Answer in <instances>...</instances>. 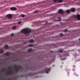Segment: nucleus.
Segmentation results:
<instances>
[{
	"mask_svg": "<svg viewBox=\"0 0 80 80\" xmlns=\"http://www.w3.org/2000/svg\"><path fill=\"white\" fill-rule=\"evenodd\" d=\"M9 72H10V73H11L12 74H13L14 73V72L13 71V70H11L10 71H9Z\"/></svg>",
	"mask_w": 80,
	"mask_h": 80,
	"instance_id": "obj_14",
	"label": "nucleus"
},
{
	"mask_svg": "<svg viewBox=\"0 0 80 80\" xmlns=\"http://www.w3.org/2000/svg\"><path fill=\"white\" fill-rule=\"evenodd\" d=\"M60 35L61 36H62V37L63 36V34L62 33H60Z\"/></svg>",
	"mask_w": 80,
	"mask_h": 80,
	"instance_id": "obj_28",
	"label": "nucleus"
},
{
	"mask_svg": "<svg viewBox=\"0 0 80 80\" xmlns=\"http://www.w3.org/2000/svg\"><path fill=\"white\" fill-rule=\"evenodd\" d=\"M48 63H51L52 62H48Z\"/></svg>",
	"mask_w": 80,
	"mask_h": 80,
	"instance_id": "obj_35",
	"label": "nucleus"
},
{
	"mask_svg": "<svg viewBox=\"0 0 80 80\" xmlns=\"http://www.w3.org/2000/svg\"><path fill=\"white\" fill-rule=\"evenodd\" d=\"M15 70L16 72L19 71L20 70V68H19L18 66H16L15 67Z\"/></svg>",
	"mask_w": 80,
	"mask_h": 80,
	"instance_id": "obj_3",
	"label": "nucleus"
},
{
	"mask_svg": "<svg viewBox=\"0 0 80 80\" xmlns=\"http://www.w3.org/2000/svg\"><path fill=\"white\" fill-rule=\"evenodd\" d=\"M58 2L59 3H62L63 2V0H58Z\"/></svg>",
	"mask_w": 80,
	"mask_h": 80,
	"instance_id": "obj_20",
	"label": "nucleus"
},
{
	"mask_svg": "<svg viewBox=\"0 0 80 80\" xmlns=\"http://www.w3.org/2000/svg\"><path fill=\"white\" fill-rule=\"evenodd\" d=\"M67 29H66L64 30V32H67Z\"/></svg>",
	"mask_w": 80,
	"mask_h": 80,
	"instance_id": "obj_29",
	"label": "nucleus"
},
{
	"mask_svg": "<svg viewBox=\"0 0 80 80\" xmlns=\"http://www.w3.org/2000/svg\"><path fill=\"white\" fill-rule=\"evenodd\" d=\"M4 47L6 49H8V46L6 45H5Z\"/></svg>",
	"mask_w": 80,
	"mask_h": 80,
	"instance_id": "obj_13",
	"label": "nucleus"
},
{
	"mask_svg": "<svg viewBox=\"0 0 80 80\" xmlns=\"http://www.w3.org/2000/svg\"><path fill=\"white\" fill-rule=\"evenodd\" d=\"M58 18V20H56V21H57V22H60V21H61L62 20H61V18L60 17Z\"/></svg>",
	"mask_w": 80,
	"mask_h": 80,
	"instance_id": "obj_12",
	"label": "nucleus"
},
{
	"mask_svg": "<svg viewBox=\"0 0 80 80\" xmlns=\"http://www.w3.org/2000/svg\"><path fill=\"white\" fill-rule=\"evenodd\" d=\"M21 21H19L18 22V24H20V23H21Z\"/></svg>",
	"mask_w": 80,
	"mask_h": 80,
	"instance_id": "obj_33",
	"label": "nucleus"
},
{
	"mask_svg": "<svg viewBox=\"0 0 80 80\" xmlns=\"http://www.w3.org/2000/svg\"><path fill=\"white\" fill-rule=\"evenodd\" d=\"M24 43L25 44H26V43H27V42L26 41H25L24 42Z\"/></svg>",
	"mask_w": 80,
	"mask_h": 80,
	"instance_id": "obj_34",
	"label": "nucleus"
},
{
	"mask_svg": "<svg viewBox=\"0 0 80 80\" xmlns=\"http://www.w3.org/2000/svg\"><path fill=\"white\" fill-rule=\"evenodd\" d=\"M42 7H44L43 6H41Z\"/></svg>",
	"mask_w": 80,
	"mask_h": 80,
	"instance_id": "obj_40",
	"label": "nucleus"
},
{
	"mask_svg": "<svg viewBox=\"0 0 80 80\" xmlns=\"http://www.w3.org/2000/svg\"><path fill=\"white\" fill-rule=\"evenodd\" d=\"M58 51L60 53H62V52H63V49H59L58 50Z\"/></svg>",
	"mask_w": 80,
	"mask_h": 80,
	"instance_id": "obj_11",
	"label": "nucleus"
},
{
	"mask_svg": "<svg viewBox=\"0 0 80 80\" xmlns=\"http://www.w3.org/2000/svg\"><path fill=\"white\" fill-rule=\"evenodd\" d=\"M67 25H68V26H71L70 23L69 22L67 23Z\"/></svg>",
	"mask_w": 80,
	"mask_h": 80,
	"instance_id": "obj_24",
	"label": "nucleus"
},
{
	"mask_svg": "<svg viewBox=\"0 0 80 80\" xmlns=\"http://www.w3.org/2000/svg\"><path fill=\"white\" fill-rule=\"evenodd\" d=\"M8 70H9V72H10V71H11L12 70V68H11V67H8Z\"/></svg>",
	"mask_w": 80,
	"mask_h": 80,
	"instance_id": "obj_21",
	"label": "nucleus"
},
{
	"mask_svg": "<svg viewBox=\"0 0 80 80\" xmlns=\"http://www.w3.org/2000/svg\"><path fill=\"white\" fill-rule=\"evenodd\" d=\"M21 32L25 35H27L28 34L32 32V30L28 28H26L22 29L21 30Z\"/></svg>",
	"mask_w": 80,
	"mask_h": 80,
	"instance_id": "obj_1",
	"label": "nucleus"
},
{
	"mask_svg": "<svg viewBox=\"0 0 80 80\" xmlns=\"http://www.w3.org/2000/svg\"><path fill=\"white\" fill-rule=\"evenodd\" d=\"M14 35V34H13V33H12L11 34V36H13Z\"/></svg>",
	"mask_w": 80,
	"mask_h": 80,
	"instance_id": "obj_32",
	"label": "nucleus"
},
{
	"mask_svg": "<svg viewBox=\"0 0 80 80\" xmlns=\"http://www.w3.org/2000/svg\"><path fill=\"white\" fill-rule=\"evenodd\" d=\"M28 46L29 47H33V45L32 44H29L28 45Z\"/></svg>",
	"mask_w": 80,
	"mask_h": 80,
	"instance_id": "obj_19",
	"label": "nucleus"
},
{
	"mask_svg": "<svg viewBox=\"0 0 80 80\" xmlns=\"http://www.w3.org/2000/svg\"><path fill=\"white\" fill-rule=\"evenodd\" d=\"M58 13L61 15H63L64 13V11L62 9H60L58 10Z\"/></svg>",
	"mask_w": 80,
	"mask_h": 80,
	"instance_id": "obj_2",
	"label": "nucleus"
},
{
	"mask_svg": "<svg viewBox=\"0 0 80 80\" xmlns=\"http://www.w3.org/2000/svg\"><path fill=\"white\" fill-rule=\"evenodd\" d=\"M40 15H39V17H40Z\"/></svg>",
	"mask_w": 80,
	"mask_h": 80,
	"instance_id": "obj_42",
	"label": "nucleus"
},
{
	"mask_svg": "<svg viewBox=\"0 0 80 80\" xmlns=\"http://www.w3.org/2000/svg\"><path fill=\"white\" fill-rule=\"evenodd\" d=\"M47 70H48L49 72H50V68H48Z\"/></svg>",
	"mask_w": 80,
	"mask_h": 80,
	"instance_id": "obj_30",
	"label": "nucleus"
},
{
	"mask_svg": "<svg viewBox=\"0 0 80 80\" xmlns=\"http://www.w3.org/2000/svg\"><path fill=\"white\" fill-rule=\"evenodd\" d=\"M4 52V51L2 49L0 50V53H2L3 52Z\"/></svg>",
	"mask_w": 80,
	"mask_h": 80,
	"instance_id": "obj_18",
	"label": "nucleus"
},
{
	"mask_svg": "<svg viewBox=\"0 0 80 80\" xmlns=\"http://www.w3.org/2000/svg\"><path fill=\"white\" fill-rule=\"evenodd\" d=\"M38 12H39L38 10H37L36 11H35L34 12V13H38Z\"/></svg>",
	"mask_w": 80,
	"mask_h": 80,
	"instance_id": "obj_16",
	"label": "nucleus"
},
{
	"mask_svg": "<svg viewBox=\"0 0 80 80\" xmlns=\"http://www.w3.org/2000/svg\"><path fill=\"white\" fill-rule=\"evenodd\" d=\"M66 12L68 14L70 13V9H68L66 11Z\"/></svg>",
	"mask_w": 80,
	"mask_h": 80,
	"instance_id": "obj_10",
	"label": "nucleus"
},
{
	"mask_svg": "<svg viewBox=\"0 0 80 80\" xmlns=\"http://www.w3.org/2000/svg\"><path fill=\"white\" fill-rule=\"evenodd\" d=\"M6 55V56H9V55H10V52H7L3 54L4 55Z\"/></svg>",
	"mask_w": 80,
	"mask_h": 80,
	"instance_id": "obj_7",
	"label": "nucleus"
},
{
	"mask_svg": "<svg viewBox=\"0 0 80 80\" xmlns=\"http://www.w3.org/2000/svg\"><path fill=\"white\" fill-rule=\"evenodd\" d=\"M65 25H67V24H66Z\"/></svg>",
	"mask_w": 80,
	"mask_h": 80,
	"instance_id": "obj_43",
	"label": "nucleus"
},
{
	"mask_svg": "<svg viewBox=\"0 0 80 80\" xmlns=\"http://www.w3.org/2000/svg\"><path fill=\"white\" fill-rule=\"evenodd\" d=\"M46 24H47V21H46Z\"/></svg>",
	"mask_w": 80,
	"mask_h": 80,
	"instance_id": "obj_37",
	"label": "nucleus"
},
{
	"mask_svg": "<svg viewBox=\"0 0 80 80\" xmlns=\"http://www.w3.org/2000/svg\"><path fill=\"white\" fill-rule=\"evenodd\" d=\"M17 28V26H14L12 27V30H14V29H15Z\"/></svg>",
	"mask_w": 80,
	"mask_h": 80,
	"instance_id": "obj_17",
	"label": "nucleus"
},
{
	"mask_svg": "<svg viewBox=\"0 0 80 80\" xmlns=\"http://www.w3.org/2000/svg\"><path fill=\"white\" fill-rule=\"evenodd\" d=\"M70 10L71 12H74L75 11V9L73 8H71Z\"/></svg>",
	"mask_w": 80,
	"mask_h": 80,
	"instance_id": "obj_8",
	"label": "nucleus"
},
{
	"mask_svg": "<svg viewBox=\"0 0 80 80\" xmlns=\"http://www.w3.org/2000/svg\"><path fill=\"white\" fill-rule=\"evenodd\" d=\"M55 17H56L55 16L53 17L52 18H51V19H52V20H53L54 19H55Z\"/></svg>",
	"mask_w": 80,
	"mask_h": 80,
	"instance_id": "obj_22",
	"label": "nucleus"
},
{
	"mask_svg": "<svg viewBox=\"0 0 80 80\" xmlns=\"http://www.w3.org/2000/svg\"><path fill=\"white\" fill-rule=\"evenodd\" d=\"M52 2H58V0H53Z\"/></svg>",
	"mask_w": 80,
	"mask_h": 80,
	"instance_id": "obj_23",
	"label": "nucleus"
},
{
	"mask_svg": "<svg viewBox=\"0 0 80 80\" xmlns=\"http://www.w3.org/2000/svg\"><path fill=\"white\" fill-rule=\"evenodd\" d=\"M53 47H56V46H55V44H53Z\"/></svg>",
	"mask_w": 80,
	"mask_h": 80,
	"instance_id": "obj_31",
	"label": "nucleus"
},
{
	"mask_svg": "<svg viewBox=\"0 0 80 80\" xmlns=\"http://www.w3.org/2000/svg\"><path fill=\"white\" fill-rule=\"evenodd\" d=\"M29 42L30 43H32L33 42H34V40H33V39H31L29 41Z\"/></svg>",
	"mask_w": 80,
	"mask_h": 80,
	"instance_id": "obj_15",
	"label": "nucleus"
},
{
	"mask_svg": "<svg viewBox=\"0 0 80 80\" xmlns=\"http://www.w3.org/2000/svg\"><path fill=\"white\" fill-rule=\"evenodd\" d=\"M45 73H49L48 71H45Z\"/></svg>",
	"mask_w": 80,
	"mask_h": 80,
	"instance_id": "obj_26",
	"label": "nucleus"
},
{
	"mask_svg": "<svg viewBox=\"0 0 80 80\" xmlns=\"http://www.w3.org/2000/svg\"><path fill=\"white\" fill-rule=\"evenodd\" d=\"M61 25L62 24V22H61Z\"/></svg>",
	"mask_w": 80,
	"mask_h": 80,
	"instance_id": "obj_39",
	"label": "nucleus"
},
{
	"mask_svg": "<svg viewBox=\"0 0 80 80\" xmlns=\"http://www.w3.org/2000/svg\"><path fill=\"white\" fill-rule=\"evenodd\" d=\"M42 4H44V2H42Z\"/></svg>",
	"mask_w": 80,
	"mask_h": 80,
	"instance_id": "obj_38",
	"label": "nucleus"
},
{
	"mask_svg": "<svg viewBox=\"0 0 80 80\" xmlns=\"http://www.w3.org/2000/svg\"><path fill=\"white\" fill-rule=\"evenodd\" d=\"M10 10L12 11H15V10H17V8L15 7H11L10 8Z\"/></svg>",
	"mask_w": 80,
	"mask_h": 80,
	"instance_id": "obj_5",
	"label": "nucleus"
},
{
	"mask_svg": "<svg viewBox=\"0 0 80 80\" xmlns=\"http://www.w3.org/2000/svg\"><path fill=\"white\" fill-rule=\"evenodd\" d=\"M3 71H4V69H2Z\"/></svg>",
	"mask_w": 80,
	"mask_h": 80,
	"instance_id": "obj_41",
	"label": "nucleus"
},
{
	"mask_svg": "<svg viewBox=\"0 0 80 80\" xmlns=\"http://www.w3.org/2000/svg\"><path fill=\"white\" fill-rule=\"evenodd\" d=\"M33 51V49L32 48H29L28 49V52H32Z\"/></svg>",
	"mask_w": 80,
	"mask_h": 80,
	"instance_id": "obj_9",
	"label": "nucleus"
},
{
	"mask_svg": "<svg viewBox=\"0 0 80 80\" xmlns=\"http://www.w3.org/2000/svg\"><path fill=\"white\" fill-rule=\"evenodd\" d=\"M50 53H53V51H50Z\"/></svg>",
	"mask_w": 80,
	"mask_h": 80,
	"instance_id": "obj_27",
	"label": "nucleus"
},
{
	"mask_svg": "<svg viewBox=\"0 0 80 80\" xmlns=\"http://www.w3.org/2000/svg\"><path fill=\"white\" fill-rule=\"evenodd\" d=\"M7 17H8V18H11L12 17V15L11 14H9L7 15Z\"/></svg>",
	"mask_w": 80,
	"mask_h": 80,
	"instance_id": "obj_6",
	"label": "nucleus"
},
{
	"mask_svg": "<svg viewBox=\"0 0 80 80\" xmlns=\"http://www.w3.org/2000/svg\"><path fill=\"white\" fill-rule=\"evenodd\" d=\"M22 18H23V17H25V15L24 14H22Z\"/></svg>",
	"mask_w": 80,
	"mask_h": 80,
	"instance_id": "obj_25",
	"label": "nucleus"
},
{
	"mask_svg": "<svg viewBox=\"0 0 80 80\" xmlns=\"http://www.w3.org/2000/svg\"><path fill=\"white\" fill-rule=\"evenodd\" d=\"M7 73L8 74H9L10 73H9V72H7Z\"/></svg>",
	"mask_w": 80,
	"mask_h": 80,
	"instance_id": "obj_36",
	"label": "nucleus"
},
{
	"mask_svg": "<svg viewBox=\"0 0 80 80\" xmlns=\"http://www.w3.org/2000/svg\"><path fill=\"white\" fill-rule=\"evenodd\" d=\"M76 17L78 20H80V15L79 14H78L75 16Z\"/></svg>",
	"mask_w": 80,
	"mask_h": 80,
	"instance_id": "obj_4",
	"label": "nucleus"
}]
</instances>
